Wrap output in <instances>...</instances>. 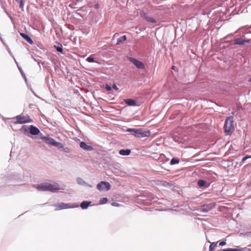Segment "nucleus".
Listing matches in <instances>:
<instances>
[{"instance_id": "1", "label": "nucleus", "mask_w": 251, "mask_h": 251, "mask_svg": "<svg viewBox=\"0 0 251 251\" xmlns=\"http://www.w3.org/2000/svg\"><path fill=\"white\" fill-rule=\"evenodd\" d=\"M126 131L129 132H132V134L138 138L149 137L151 135V133L149 130L144 131L142 128H127Z\"/></svg>"}, {"instance_id": "2", "label": "nucleus", "mask_w": 251, "mask_h": 251, "mask_svg": "<svg viewBox=\"0 0 251 251\" xmlns=\"http://www.w3.org/2000/svg\"><path fill=\"white\" fill-rule=\"evenodd\" d=\"M234 130L233 125V117H228L225 123L224 131L226 135H230Z\"/></svg>"}, {"instance_id": "3", "label": "nucleus", "mask_w": 251, "mask_h": 251, "mask_svg": "<svg viewBox=\"0 0 251 251\" xmlns=\"http://www.w3.org/2000/svg\"><path fill=\"white\" fill-rule=\"evenodd\" d=\"M37 189L40 191H53L59 189V186L57 184L44 183L38 185L36 187Z\"/></svg>"}, {"instance_id": "4", "label": "nucleus", "mask_w": 251, "mask_h": 251, "mask_svg": "<svg viewBox=\"0 0 251 251\" xmlns=\"http://www.w3.org/2000/svg\"><path fill=\"white\" fill-rule=\"evenodd\" d=\"M13 120L14 121V123L16 124H23L32 122V120L28 115H24V114H21L13 118Z\"/></svg>"}, {"instance_id": "5", "label": "nucleus", "mask_w": 251, "mask_h": 251, "mask_svg": "<svg viewBox=\"0 0 251 251\" xmlns=\"http://www.w3.org/2000/svg\"><path fill=\"white\" fill-rule=\"evenodd\" d=\"M42 140H43L46 144L51 145L53 146L58 147L59 148H63V144L60 142H56L53 139L48 137L43 136L41 138Z\"/></svg>"}, {"instance_id": "6", "label": "nucleus", "mask_w": 251, "mask_h": 251, "mask_svg": "<svg viewBox=\"0 0 251 251\" xmlns=\"http://www.w3.org/2000/svg\"><path fill=\"white\" fill-rule=\"evenodd\" d=\"M97 188L100 191L109 190L110 189V185L109 182L105 181H101L97 184Z\"/></svg>"}, {"instance_id": "7", "label": "nucleus", "mask_w": 251, "mask_h": 251, "mask_svg": "<svg viewBox=\"0 0 251 251\" xmlns=\"http://www.w3.org/2000/svg\"><path fill=\"white\" fill-rule=\"evenodd\" d=\"M129 60L131 62H132L134 65H135L136 67L138 69H144L145 67L144 65L142 62L134 58L130 57L129 58Z\"/></svg>"}, {"instance_id": "8", "label": "nucleus", "mask_w": 251, "mask_h": 251, "mask_svg": "<svg viewBox=\"0 0 251 251\" xmlns=\"http://www.w3.org/2000/svg\"><path fill=\"white\" fill-rule=\"evenodd\" d=\"M54 206L55 207V210H59L63 209L70 208L71 207L69 204L65 203L63 202L55 204L54 205Z\"/></svg>"}, {"instance_id": "9", "label": "nucleus", "mask_w": 251, "mask_h": 251, "mask_svg": "<svg viewBox=\"0 0 251 251\" xmlns=\"http://www.w3.org/2000/svg\"><path fill=\"white\" fill-rule=\"evenodd\" d=\"M141 17L145 19L148 22L152 23H156V20L154 19L153 17L149 16L148 14L144 12H142L140 14Z\"/></svg>"}, {"instance_id": "10", "label": "nucleus", "mask_w": 251, "mask_h": 251, "mask_svg": "<svg viewBox=\"0 0 251 251\" xmlns=\"http://www.w3.org/2000/svg\"><path fill=\"white\" fill-rule=\"evenodd\" d=\"M250 42V40H246L243 38H236L234 41L235 45H244Z\"/></svg>"}, {"instance_id": "11", "label": "nucleus", "mask_w": 251, "mask_h": 251, "mask_svg": "<svg viewBox=\"0 0 251 251\" xmlns=\"http://www.w3.org/2000/svg\"><path fill=\"white\" fill-rule=\"evenodd\" d=\"M80 147L84 150L87 151H91L93 150V148L92 146L87 145L85 142H81L80 143Z\"/></svg>"}, {"instance_id": "12", "label": "nucleus", "mask_w": 251, "mask_h": 251, "mask_svg": "<svg viewBox=\"0 0 251 251\" xmlns=\"http://www.w3.org/2000/svg\"><path fill=\"white\" fill-rule=\"evenodd\" d=\"M214 205L212 203L209 204H204L201 206V211L204 212H206L211 209Z\"/></svg>"}, {"instance_id": "13", "label": "nucleus", "mask_w": 251, "mask_h": 251, "mask_svg": "<svg viewBox=\"0 0 251 251\" xmlns=\"http://www.w3.org/2000/svg\"><path fill=\"white\" fill-rule=\"evenodd\" d=\"M29 132L32 135H38L40 133V130L36 127L31 126L30 127Z\"/></svg>"}, {"instance_id": "14", "label": "nucleus", "mask_w": 251, "mask_h": 251, "mask_svg": "<svg viewBox=\"0 0 251 251\" xmlns=\"http://www.w3.org/2000/svg\"><path fill=\"white\" fill-rule=\"evenodd\" d=\"M126 104L129 106H135L136 105V101L132 99H128L125 100Z\"/></svg>"}, {"instance_id": "15", "label": "nucleus", "mask_w": 251, "mask_h": 251, "mask_svg": "<svg viewBox=\"0 0 251 251\" xmlns=\"http://www.w3.org/2000/svg\"><path fill=\"white\" fill-rule=\"evenodd\" d=\"M130 153V150H121L119 151V153L122 155H128Z\"/></svg>"}, {"instance_id": "16", "label": "nucleus", "mask_w": 251, "mask_h": 251, "mask_svg": "<svg viewBox=\"0 0 251 251\" xmlns=\"http://www.w3.org/2000/svg\"><path fill=\"white\" fill-rule=\"evenodd\" d=\"M21 35L28 43L30 44L32 43L31 39L28 35L25 33H21Z\"/></svg>"}, {"instance_id": "17", "label": "nucleus", "mask_w": 251, "mask_h": 251, "mask_svg": "<svg viewBox=\"0 0 251 251\" xmlns=\"http://www.w3.org/2000/svg\"><path fill=\"white\" fill-rule=\"evenodd\" d=\"M90 203L91 202L84 201L80 204V206L82 209H86L88 207V206L90 205Z\"/></svg>"}, {"instance_id": "18", "label": "nucleus", "mask_w": 251, "mask_h": 251, "mask_svg": "<svg viewBox=\"0 0 251 251\" xmlns=\"http://www.w3.org/2000/svg\"><path fill=\"white\" fill-rule=\"evenodd\" d=\"M126 40V35H124L117 40V45H120L122 44L124 41Z\"/></svg>"}, {"instance_id": "19", "label": "nucleus", "mask_w": 251, "mask_h": 251, "mask_svg": "<svg viewBox=\"0 0 251 251\" xmlns=\"http://www.w3.org/2000/svg\"><path fill=\"white\" fill-rule=\"evenodd\" d=\"M217 244L218 242L211 243L209 246V251H214L215 250L216 247L217 245Z\"/></svg>"}, {"instance_id": "20", "label": "nucleus", "mask_w": 251, "mask_h": 251, "mask_svg": "<svg viewBox=\"0 0 251 251\" xmlns=\"http://www.w3.org/2000/svg\"><path fill=\"white\" fill-rule=\"evenodd\" d=\"M206 184V182L205 180H199L198 182V185L200 187H203Z\"/></svg>"}, {"instance_id": "21", "label": "nucleus", "mask_w": 251, "mask_h": 251, "mask_svg": "<svg viewBox=\"0 0 251 251\" xmlns=\"http://www.w3.org/2000/svg\"><path fill=\"white\" fill-rule=\"evenodd\" d=\"M58 46H54V47L56 48V50L62 53L63 52V49H62V46L61 44L58 43Z\"/></svg>"}, {"instance_id": "22", "label": "nucleus", "mask_w": 251, "mask_h": 251, "mask_svg": "<svg viewBox=\"0 0 251 251\" xmlns=\"http://www.w3.org/2000/svg\"><path fill=\"white\" fill-rule=\"evenodd\" d=\"M179 162V160L177 158H173L171 160L170 164L171 165H174L178 164Z\"/></svg>"}, {"instance_id": "23", "label": "nucleus", "mask_w": 251, "mask_h": 251, "mask_svg": "<svg viewBox=\"0 0 251 251\" xmlns=\"http://www.w3.org/2000/svg\"><path fill=\"white\" fill-rule=\"evenodd\" d=\"M86 60L87 61H88V62H95V59L92 56V55H91L89 57H87L86 59Z\"/></svg>"}, {"instance_id": "24", "label": "nucleus", "mask_w": 251, "mask_h": 251, "mask_svg": "<svg viewBox=\"0 0 251 251\" xmlns=\"http://www.w3.org/2000/svg\"><path fill=\"white\" fill-rule=\"evenodd\" d=\"M222 251H241V250L237 249H225L222 250Z\"/></svg>"}, {"instance_id": "25", "label": "nucleus", "mask_w": 251, "mask_h": 251, "mask_svg": "<svg viewBox=\"0 0 251 251\" xmlns=\"http://www.w3.org/2000/svg\"><path fill=\"white\" fill-rule=\"evenodd\" d=\"M18 3H19V4H20V7L21 9H23L24 8V2H23V0H22L21 2H18Z\"/></svg>"}, {"instance_id": "26", "label": "nucleus", "mask_w": 251, "mask_h": 251, "mask_svg": "<svg viewBox=\"0 0 251 251\" xmlns=\"http://www.w3.org/2000/svg\"><path fill=\"white\" fill-rule=\"evenodd\" d=\"M251 158V156L246 155L243 158L242 161L243 162L248 158Z\"/></svg>"}, {"instance_id": "27", "label": "nucleus", "mask_w": 251, "mask_h": 251, "mask_svg": "<svg viewBox=\"0 0 251 251\" xmlns=\"http://www.w3.org/2000/svg\"><path fill=\"white\" fill-rule=\"evenodd\" d=\"M100 201L101 203H105L107 202V199L105 198H103Z\"/></svg>"}, {"instance_id": "28", "label": "nucleus", "mask_w": 251, "mask_h": 251, "mask_svg": "<svg viewBox=\"0 0 251 251\" xmlns=\"http://www.w3.org/2000/svg\"><path fill=\"white\" fill-rule=\"evenodd\" d=\"M105 88L108 91H111V87L110 85H109L106 84V86H105Z\"/></svg>"}, {"instance_id": "29", "label": "nucleus", "mask_w": 251, "mask_h": 251, "mask_svg": "<svg viewBox=\"0 0 251 251\" xmlns=\"http://www.w3.org/2000/svg\"><path fill=\"white\" fill-rule=\"evenodd\" d=\"M112 87L113 89H114L116 91H118L119 90L118 87L115 84H113Z\"/></svg>"}, {"instance_id": "30", "label": "nucleus", "mask_w": 251, "mask_h": 251, "mask_svg": "<svg viewBox=\"0 0 251 251\" xmlns=\"http://www.w3.org/2000/svg\"><path fill=\"white\" fill-rule=\"evenodd\" d=\"M226 245V242L225 241H222L219 243V245L221 246H223Z\"/></svg>"}, {"instance_id": "31", "label": "nucleus", "mask_w": 251, "mask_h": 251, "mask_svg": "<svg viewBox=\"0 0 251 251\" xmlns=\"http://www.w3.org/2000/svg\"><path fill=\"white\" fill-rule=\"evenodd\" d=\"M112 205L114 206H119V204L117 202H112Z\"/></svg>"}, {"instance_id": "32", "label": "nucleus", "mask_w": 251, "mask_h": 251, "mask_svg": "<svg viewBox=\"0 0 251 251\" xmlns=\"http://www.w3.org/2000/svg\"><path fill=\"white\" fill-rule=\"evenodd\" d=\"M17 2H21L22 0H16Z\"/></svg>"}, {"instance_id": "33", "label": "nucleus", "mask_w": 251, "mask_h": 251, "mask_svg": "<svg viewBox=\"0 0 251 251\" xmlns=\"http://www.w3.org/2000/svg\"><path fill=\"white\" fill-rule=\"evenodd\" d=\"M172 69H174V66H173L172 67Z\"/></svg>"}]
</instances>
